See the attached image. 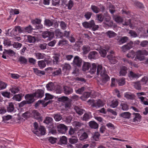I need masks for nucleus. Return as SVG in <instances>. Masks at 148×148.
<instances>
[{
  "instance_id": "nucleus-44",
  "label": "nucleus",
  "mask_w": 148,
  "mask_h": 148,
  "mask_svg": "<svg viewBox=\"0 0 148 148\" xmlns=\"http://www.w3.org/2000/svg\"><path fill=\"white\" fill-rule=\"evenodd\" d=\"M14 108L13 103L11 102L9 103V106L7 109L8 112H12L14 111Z\"/></svg>"
},
{
  "instance_id": "nucleus-50",
  "label": "nucleus",
  "mask_w": 148,
  "mask_h": 148,
  "mask_svg": "<svg viewBox=\"0 0 148 148\" xmlns=\"http://www.w3.org/2000/svg\"><path fill=\"white\" fill-rule=\"evenodd\" d=\"M91 8L92 11L96 13H98L100 11L99 9L95 5H92Z\"/></svg>"
},
{
  "instance_id": "nucleus-54",
  "label": "nucleus",
  "mask_w": 148,
  "mask_h": 148,
  "mask_svg": "<svg viewBox=\"0 0 148 148\" xmlns=\"http://www.w3.org/2000/svg\"><path fill=\"white\" fill-rule=\"evenodd\" d=\"M136 95L138 98L140 99V100H142L144 99V97L142 96L145 95L146 93L144 92H140L137 93Z\"/></svg>"
},
{
  "instance_id": "nucleus-46",
  "label": "nucleus",
  "mask_w": 148,
  "mask_h": 148,
  "mask_svg": "<svg viewBox=\"0 0 148 148\" xmlns=\"http://www.w3.org/2000/svg\"><path fill=\"white\" fill-rule=\"evenodd\" d=\"M128 38L127 36H124L122 37L120 40L118 42V44L119 45L125 43L127 42Z\"/></svg>"
},
{
  "instance_id": "nucleus-5",
  "label": "nucleus",
  "mask_w": 148,
  "mask_h": 148,
  "mask_svg": "<svg viewBox=\"0 0 148 148\" xmlns=\"http://www.w3.org/2000/svg\"><path fill=\"white\" fill-rule=\"evenodd\" d=\"M96 93L94 91H92L90 93L88 92H84L82 95L80 97L81 99L83 101H86L89 97L90 95L92 96V97H95L96 95Z\"/></svg>"
},
{
  "instance_id": "nucleus-28",
  "label": "nucleus",
  "mask_w": 148,
  "mask_h": 148,
  "mask_svg": "<svg viewBox=\"0 0 148 148\" xmlns=\"http://www.w3.org/2000/svg\"><path fill=\"white\" fill-rule=\"evenodd\" d=\"M121 117L125 119H129L131 116V113L129 112H124L120 114Z\"/></svg>"
},
{
  "instance_id": "nucleus-41",
  "label": "nucleus",
  "mask_w": 148,
  "mask_h": 148,
  "mask_svg": "<svg viewBox=\"0 0 148 148\" xmlns=\"http://www.w3.org/2000/svg\"><path fill=\"white\" fill-rule=\"evenodd\" d=\"M4 54L5 55L8 54L13 56L15 54L14 52L11 49L5 50L3 52Z\"/></svg>"
},
{
  "instance_id": "nucleus-57",
  "label": "nucleus",
  "mask_w": 148,
  "mask_h": 148,
  "mask_svg": "<svg viewBox=\"0 0 148 148\" xmlns=\"http://www.w3.org/2000/svg\"><path fill=\"white\" fill-rule=\"evenodd\" d=\"M148 81V78L147 77H144L143 78L141 81V84L142 85H145Z\"/></svg>"
},
{
  "instance_id": "nucleus-14",
  "label": "nucleus",
  "mask_w": 148,
  "mask_h": 148,
  "mask_svg": "<svg viewBox=\"0 0 148 148\" xmlns=\"http://www.w3.org/2000/svg\"><path fill=\"white\" fill-rule=\"evenodd\" d=\"M133 46V43L132 42H130L127 44L126 45H124L122 47V51L125 52L127 50H128L132 48Z\"/></svg>"
},
{
  "instance_id": "nucleus-16",
  "label": "nucleus",
  "mask_w": 148,
  "mask_h": 148,
  "mask_svg": "<svg viewBox=\"0 0 148 148\" xmlns=\"http://www.w3.org/2000/svg\"><path fill=\"white\" fill-rule=\"evenodd\" d=\"M118 105V100L116 99L111 101L108 104V106L113 108L116 107Z\"/></svg>"
},
{
  "instance_id": "nucleus-34",
  "label": "nucleus",
  "mask_w": 148,
  "mask_h": 148,
  "mask_svg": "<svg viewBox=\"0 0 148 148\" xmlns=\"http://www.w3.org/2000/svg\"><path fill=\"white\" fill-rule=\"evenodd\" d=\"M90 63L85 62L82 66V69L84 71L88 70L90 67Z\"/></svg>"
},
{
  "instance_id": "nucleus-62",
  "label": "nucleus",
  "mask_w": 148,
  "mask_h": 148,
  "mask_svg": "<svg viewBox=\"0 0 148 148\" xmlns=\"http://www.w3.org/2000/svg\"><path fill=\"white\" fill-rule=\"evenodd\" d=\"M55 33L56 36L58 38L61 37L62 36V33L60 32L59 29H56L55 31Z\"/></svg>"
},
{
  "instance_id": "nucleus-19",
  "label": "nucleus",
  "mask_w": 148,
  "mask_h": 148,
  "mask_svg": "<svg viewBox=\"0 0 148 148\" xmlns=\"http://www.w3.org/2000/svg\"><path fill=\"white\" fill-rule=\"evenodd\" d=\"M107 57L112 64H115L117 62V60L116 59L115 56L113 55H108Z\"/></svg>"
},
{
  "instance_id": "nucleus-26",
  "label": "nucleus",
  "mask_w": 148,
  "mask_h": 148,
  "mask_svg": "<svg viewBox=\"0 0 148 148\" xmlns=\"http://www.w3.org/2000/svg\"><path fill=\"white\" fill-rule=\"evenodd\" d=\"M140 75L138 74L134 73L132 71H130L129 74V76L131 79H136L140 77Z\"/></svg>"
},
{
  "instance_id": "nucleus-35",
  "label": "nucleus",
  "mask_w": 148,
  "mask_h": 148,
  "mask_svg": "<svg viewBox=\"0 0 148 148\" xmlns=\"http://www.w3.org/2000/svg\"><path fill=\"white\" fill-rule=\"evenodd\" d=\"M50 102V101H48L45 102V104H44V102L43 101L39 100L38 101L37 103H36L35 105V106L36 107H37L39 106L40 104H42V105H44V106L45 107Z\"/></svg>"
},
{
  "instance_id": "nucleus-31",
  "label": "nucleus",
  "mask_w": 148,
  "mask_h": 148,
  "mask_svg": "<svg viewBox=\"0 0 148 148\" xmlns=\"http://www.w3.org/2000/svg\"><path fill=\"white\" fill-rule=\"evenodd\" d=\"M127 68L125 66L122 67L120 71V76H125L127 73Z\"/></svg>"
},
{
  "instance_id": "nucleus-48",
  "label": "nucleus",
  "mask_w": 148,
  "mask_h": 148,
  "mask_svg": "<svg viewBox=\"0 0 148 148\" xmlns=\"http://www.w3.org/2000/svg\"><path fill=\"white\" fill-rule=\"evenodd\" d=\"M114 19L116 22L118 23H122L123 20V18L121 17L116 16H114Z\"/></svg>"
},
{
  "instance_id": "nucleus-23",
  "label": "nucleus",
  "mask_w": 148,
  "mask_h": 148,
  "mask_svg": "<svg viewBox=\"0 0 148 148\" xmlns=\"http://www.w3.org/2000/svg\"><path fill=\"white\" fill-rule=\"evenodd\" d=\"M31 116L34 118L38 119L40 117V114L36 110H33L31 113Z\"/></svg>"
},
{
  "instance_id": "nucleus-45",
  "label": "nucleus",
  "mask_w": 148,
  "mask_h": 148,
  "mask_svg": "<svg viewBox=\"0 0 148 148\" xmlns=\"http://www.w3.org/2000/svg\"><path fill=\"white\" fill-rule=\"evenodd\" d=\"M67 138L65 136H63L60 138V142L63 144H66L67 142Z\"/></svg>"
},
{
  "instance_id": "nucleus-56",
  "label": "nucleus",
  "mask_w": 148,
  "mask_h": 148,
  "mask_svg": "<svg viewBox=\"0 0 148 148\" xmlns=\"http://www.w3.org/2000/svg\"><path fill=\"white\" fill-rule=\"evenodd\" d=\"M10 15H15L18 14L19 13V11L18 9H11L10 11Z\"/></svg>"
},
{
  "instance_id": "nucleus-24",
  "label": "nucleus",
  "mask_w": 148,
  "mask_h": 148,
  "mask_svg": "<svg viewBox=\"0 0 148 148\" xmlns=\"http://www.w3.org/2000/svg\"><path fill=\"white\" fill-rule=\"evenodd\" d=\"M120 108L123 111L127 110L129 109V106L125 102L121 103L120 105Z\"/></svg>"
},
{
  "instance_id": "nucleus-55",
  "label": "nucleus",
  "mask_w": 148,
  "mask_h": 148,
  "mask_svg": "<svg viewBox=\"0 0 148 148\" xmlns=\"http://www.w3.org/2000/svg\"><path fill=\"white\" fill-rule=\"evenodd\" d=\"M124 96L127 99H132L134 97V96L129 92L125 93Z\"/></svg>"
},
{
  "instance_id": "nucleus-37",
  "label": "nucleus",
  "mask_w": 148,
  "mask_h": 148,
  "mask_svg": "<svg viewBox=\"0 0 148 148\" xmlns=\"http://www.w3.org/2000/svg\"><path fill=\"white\" fill-rule=\"evenodd\" d=\"M38 66L40 69H43L46 66L45 62L43 60L39 61L38 62Z\"/></svg>"
},
{
  "instance_id": "nucleus-17",
  "label": "nucleus",
  "mask_w": 148,
  "mask_h": 148,
  "mask_svg": "<svg viewBox=\"0 0 148 148\" xmlns=\"http://www.w3.org/2000/svg\"><path fill=\"white\" fill-rule=\"evenodd\" d=\"M97 52L95 51L90 52L88 56V58L90 59H96L98 58Z\"/></svg>"
},
{
  "instance_id": "nucleus-53",
  "label": "nucleus",
  "mask_w": 148,
  "mask_h": 148,
  "mask_svg": "<svg viewBox=\"0 0 148 148\" xmlns=\"http://www.w3.org/2000/svg\"><path fill=\"white\" fill-rule=\"evenodd\" d=\"M97 68L96 65L95 63L92 64L91 68L90 70V72L91 73H94L96 71Z\"/></svg>"
},
{
  "instance_id": "nucleus-12",
  "label": "nucleus",
  "mask_w": 148,
  "mask_h": 148,
  "mask_svg": "<svg viewBox=\"0 0 148 148\" xmlns=\"http://www.w3.org/2000/svg\"><path fill=\"white\" fill-rule=\"evenodd\" d=\"M82 62V60L78 56H75L73 60V63L74 64L78 66H81Z\"/></svg>"
},
{
  "instance_id": "nucleus-61",
  "label": "nucleus",
  "mask_w": 148,
  "mask_h": 148,
  "mask_svg": "<svg viewBox=\"0 0 148 148\" xmlns=\"http://www.w3.org/2000/svg\"><path fill=\"white\" fill-rule=\"evenodd\" d=\"M22 45L21 44L18 42H14L13 44V47L18 49H19L22 46Z\"/></svg>"
},
{
  "instance_id": "nucleus-32",
  "label": "nucleus",
  "mask_w": 148,
  "mask_h": 148,
  "mask_svg": "<svg viewBox=\"0 0 148 148\" xmlns=\"http://www.w3.org/2000/svg\"><path fill=\"white\" fill-rule=\"evenodd\" d=\"M92 118L90 113H85L83 115L82 119L84 121H88Z\"/></svg>"
},
{
  "instance_id": "nucleus-3",
  "label": "nucleus",
  "mask_w": 148,
  "mask_h": 148,
  "mask_svg": "<svg viewBox=\"0 0 148 148\" xmlns=\"http://www.w3.org/2000/svg\"><path fill=\"white\" fill-rule=\"evenodd\" d=\"M147 55L148 52H147L145 50H138L136 52V56L134 60L137 61V60H138L140 61H143L145 59V57L144 56Z\"/></svg>"
},
{
  "instance_id": "nucleus-51",
  "label": "nucleus",
  "mask_w": 148,
  "mask_h": 148,
  "mask_svg": "<svg viewBox=\"0 0 148 148\" xmlns=\"http://www.w3.org/2000/svg\"><path fill=\"white\" fill-rule=\"evenodd\" d=\"M69 99L68 97L65 96H62L58 98V100L60 102H64Z\"/></svg>"
},
{
  "instance_id": "nucleus-58",
  "label": "nucleus",
  "mask_w": 148,
  "mask_h": 148,
  "mask_svg": "<svg viewBox=\"0 0 148 148\" xmlns=\"http://www.w3.org/2000/svg\"><path fill=\"white\" fill-rule=\"evenodd\" d=\"M141 84L139 82H137L133 83V85L136 89L140 90L141 89Z\"/></svg>"
},
{
  "instance_id": "nucleus-40",
  "label": "nucleus",
  "mask_w": 148,
  "mask_h": 148,
  "mask_svg": "<svg viewBox=\"0 0 148 148\" xmlns=\"http://www.w3.org/2000/svg\"><path fill=\"white\" fill-rule=\"evenodd\" d=\"M135 52L132 50L127 55V57L131 59L134 58L135 56Z\"/></svg>"
},
{
  "instance_id": "nucleus-6",
  "label": "nucleus",
  "mask_w": 148,
  "mask_h": 148,
  "mask_svg": "<svg viewBox=\"0 0 148 148\" xmlns=\"http://www.w3.org/2000/svg\"><path fill=\"white\" fill-rule=\"evenodd\" d=\"M110 47L108 46L101 47L99 50V53L102 57H105L107 54V51H108Z\"/></svg>"
},
{
  "instance_id": "nucleus-27",
  "label": "nucleus",
  "mask_w": 148,
  "mask_h": 148,
  "mask_svg": "<svg viewBox=\"0 0 148 148\" xmlns=\"http://www.w3.org/2000/svg\"><path fill=\"white\" fill-rule=\"evenodd\" d=\"M78 139L77 137L73 136L69 139V142L71 144H73L77 142Z\"/></svg>"
},
{
  "instance_id": "nucleus-49",
  "label": "nucleus",
  "mask_w": 148,
  "mask_h": 148,
  "mask_svg": "<svg viewBox=\"0 0 148 148\" xmlns=\"http://www.w3.org/2000/svg\"><path fill=\"white\" fill-rule=\"evenodd\" d=\"M82 49L84 54L87 53L90 50V47L88 46H83Z\"/></svg>"
},
{
  "instance_id": "nucleus-64",
  "label": "nucleus",
  "mask_w": 148,
  "mask_h": 148,
  "mask_svg": "<svg viewBox=\"0 0 148 148\" xmlns=\"http://www.w3.org/2000/svg\"><path fill=\"white\" fill-rule=\"evenodd\" d=\"M125 83V78H122L119 79L118 81V84L119 86H123Z\"/></svg>"
},
{
  "instance_id": "nucleus-38",
  "label": "nucleus",
  "mask_w": 148,
  "mask_h": 148,
  "mask_svg": "<svg viewBox=\"0 0 148 148\" xmlns=\"http://www.w3.org/2000/svg\"><path fill=\"white\" fill-rule=\"evenodd\" d=\"M33 29L30 25L27 27H24L23 30L24 31V33L27 32L28 33H31Z\"/></svg>"
},
{
  "instance_id": "nucleus-42",
  "label": "nucleus",
  "mask_w": 148,
  "mask_h": 148,
  "mask_svg": "<svg viewBox=\"0 0 148 148\" xmlns=\"http://www.w3.org/2000/svg\"><path fill=\"white\" fill-rule=\"evenodd\" d=\"M100 135L99 132L94 133L93 135L92 138L95 141H98Z\"/></svg>"
},
{
  "instance_id": "nucleus-7",
  "label": "nucleus",
  "mask_w": 148,
  "mask_h": 148,
  "mask_svg": "<svg viewBox=\"0 0 148 148\" xmlns=\"http://www.w3.org/2000/svg\"><path fill=\"white\" fill-rule=\"evenodd\" d=\"M54 35V34L53 32H45L42 33V36L44 38L48 37L47 40H50L53 37Z\"/></svg>"
},
{
  "instance_id": "nucleus-10",
  "label": "nucleus",
  "mask_w": 148,
  "mask_h": 148,
  "mask_svg": "<svg viewBox=\"0 0 148 148\" xmlns=\"http://www.w3.org/2000/svg\"><path fill=\"white\" fill-rule=\"evenodd\" d=\"M35 97L34 94H27L25 96V98L27 103H33L34 101V99Z\"/></svg>"
},
{
  "instance_id": "nucleus-47",
  "label": "nucleus",
  "mask_w": 148,
  "mask_h": 148,
  "mask_svg": "<svg viewBox=\"0 0 148 148\" xmlns=\"http://www.w3.org/2000/svg\"><path fill=\"white\" fill-rule=\"evenodd\" d=\"M27 40L30 43H34L36 40V39L35 37L32 36H27Z\"/></svg>"
},
{
  "instance_id": "nucleus-21",
  "label": "nucleus",
  "mask_w": 148,
  "mask_h": 148,
  "mask_svg": "<svg viewBox=\"0 0 148 148\" xmlns=\"http://www.w3.org/2000/svg\"><path fill=\"white\" fill-rule=\"evenodd\" d=\"M111 17L109 15L107 14L106 16L105 19L106 21L105 23L109 26H112L113 25V22L112 21H109Z\"/></svg>"
},
{
  "instance_id": "nucleus-52",
  "label": "nucleus",
  "mask_w": 148,
  "mask_h": 148,
  "mask_svg": "<svg viewBox=\"0 0 148 148\" xmlns=\"http://www.w3.org/2000/svg\"><path fill=\"white\" fill-rule=\"evenodd\" d=\"M72 124L73 126L77 127H80L83 125V123L77 121H75L73 122Z\"/></svg>"
},
{
  "instance_id": "nucleus-33",
  "label": "nucleus",
  "mask_w": 148,
  "mask_h": 148,
  "mask_svg": "<svg viewBox=\"0 0 148 148\" xmlns=\"http://www.w3.org/2000/svg\"><path fill=\"white\" fill-rule=\"evenodd\" d=\"M23 29L24 27H21L20 26H16L14 29L12 30V32L14 30L15 31L18 32L19 33H24Z\"/></svg>"
},
{
  "instance_id": "nucleus-4",
  "label": "nucleus",
  "mask_w": 148,
  "mask_h": 148,
  "mask_svg": "<svg viewBox=\"0 0 148 148\" xmlns=\"http://www.w3.org/2000/svg\"><path fill=\"white\" fill-rule=\"evenodd\" d=\"M87 102L92 107L97 108L102 106L105 103V102L102 101L100 99L96 101L90 99Z\"/></svg>"
},
{
  "instance_id": "nucleus-25",
  "label": "nucleus",
  "mask_w": 148,
  "mask_h": 148,
  "mask_svg": "<svg viewBox=\"0 0 148 148\" xmlns=\"http://www.w3.org/2000/svg\"><path fill=\"white\" fill-rule=\"evenodd\" d=\"M74 109L77 113L79 115L82 114L84 112V110L81 109L77 106H75L74 107Z\"/></svg>"
},
{
  "instance_id": "nucleus-18",
  "label": "nucleus",
  "mask_w": 148,
  "mask_h": 148,
  "mask_svg": "<svg viewBox=\"0 0 148 148\" xmlns=\"http://www.w3.org/2000/svg\"><path fill=\"white\" fill-rule=\"evenodd\" d=\"M71 69V66L69 64H65L62 68V70L67 75Z\"/></svg>"
},
{
  "instance_id": "nucleus-11",
  "label": "nucleus",
  "mask_w": 148,
  "mask_h": 148,
  "mask_svg": "<svg viewBox=\"0 0 148 148\" xmlns=\"http://www.w3.org/2000/svg\"><path fill=\"white\" fill-rule=\"evenodd\" d=\"M134 118L133 121L135 123L140 122L141 120L142 116L141 115L138 113H134L133 114Z\"/></svg>"
},
{
  "instance_id": "nucleus-30",
  "label": "nucleus",
  "mask_w": 148,
  "mask_h": 148,
  "mask_svg": "<svg viewBox=\"0 0 148 148\" xmlns=\"http://www.w3.org/2000/svg\"><path fill=\"white\" fill-rule=\"evenodd\" d=\"M90 127L93 129H96L98 128V125L97 123L94 121H91L89 122Z\"/></svg>"
},
{
  "instance_id": "nucleus-8",
  "label": "nucleus",
  "mask_w": 148,
  "mask_h": 148,
  "mask_svg": "<svg viewBox=\"0 0 148 148\" xmlns=\"http://www.w3.org/2000/svg\"><path fill=\"white\" fill-rule=\"evenodd\" d=\"M32 23L34 25L37 24L38 25H36L35 29H41L42 27V25L40 24L41 22V20L39 19L36 18L34 20H32Z\"/></svg>"
},
{
  "instance_id": "nucleus-29",
  "label": "nucleus",
  "mask_w": 148,
  "mask_h": 148,
  "mask_svg": "<svg viewBox=\"0 0 148 148\" xmlns=\"http://www.w3.org/2000/svg\"><path fill=\"white\" fill-rule=\"evenodd\" d=\"M106 36L109 38L114 37L116 36V34L114 32L111 31H109L106 33Z\"/></svg>"
},
{
  "instance_id": "nucleus-39",
  "label": "nucleus",
  "mask_w": 148,
  "mask_h": 148,
  "mask_svg": "<svg viewBox=\"0 0 148 148\" xmlns=\"http://www.w3.org/2000/svg\"><path fill=\"white\" fill-rule=\"evenodd\" d=\"M34 55L36 58L38 60L43 59L44 57V54L40 53H36Z\"/></svg>"
},
{
  "instance_id": "nucleus-22",
  "label": "nucleus",
  "mask_w": 148,
  "mask_h": 148,
  "mask_svg": "<svg viewBox=\"0 0 148 148\" xmlns=\"http://www.w3.org/2000/svg\"><path fill=\"white\" fill-rule=\"evenodd\" d=\"M73 89L69 87L66 86L64 88V92L65 94L69 95L73 92Z\"/></svg>"
},
{
  "instance_id": "nucleus-63",
  "label": "nucleus",
  "mask_w": 148,
  "mask_h": 148,
  "mask_svg": "<svg viewBox=\"0 0 148 148\" xmlns=\"http://www.w3.org/2000/svg\"><path fill=\"white\" fill-rule=\"evenodd\" d=\"M53 120V119L52 118L48 117L46 118L45 120L44 121V122L47 124H48L51 123Z\"/></svg>"
},
{
  "instance_id": "nucleus-9",
  "label": "nucleus",
  "mask_w": 148,
  "mask_h": 148,
  "mask_svg": "<svg viewBox=\"0 0 148 148\" xmlns=\"http://www.w3.org/2000/svg\"><path fill=\"white\" fill-rule=\"evenodd\" d=\"M58 131L61 134H64L67 130V126L63 124H60L57 125Z\"/></svg>"
},
{
  "instance_id": "nucleus-36",
  "label": "nucleus",
  "mask_w": 148,
  "mask_h": 148,
  "mask_svg": "<svg viewBox=\"0 0 148 148\" xmlns=\"http://www.w3.org/2000/svg\"><path fill=\"white\" fill-rule=\"evenodd\" d=\"M34 72L37 75L39 76H41L42 75L45 74V72L43 71L39 70L36 68H34Z\"/></svg>"
},
{
  "instance_id": "nucleus-60",
  "label": "nucleus",
  "mask_w": 148,
  "mask_h": 148,
  "mask_svg": "<svg viewBox=\"0 0 148 148\" xmlns=\"http://www.w3.org/2000/svg\"><path fill=\"white\" fill-rule=\"evenodd\" d=\"M10 90L11 92L13 94L18 93L19 91L18 88L16 87H12V88L10 89Z\"/></svg>"
},
{
  "instance_id": "nucleus-43",
  "label": "nucleus",
  "mask_w": 148,
  "mask_h": 148,
  "mask_svg": "<svg viewBox=\"0 0 148 148\" xmlns=\"http://www.w3.org/2000/svg\"><path fill=\"white\" fill-rule=\"evenodd\" d=\"M53 23V21L52 20L46 19L45 21V25L46 26L48 27H50L52 26Z\"/></svg>"
},
{
  "instance_id": "nucleus-59",
  "label": "nucleus",
  "mask_w": 148,
  "mask_h": 148,
  "mask_svg": "<svg viewBox=\"0 0 148 148\" xmlns=\"http://www.w3.org/2000/svg\"><path fill=\"white\" fill-rule=\"evenodd\" d=\"M54 117L55 121H60L62 118V116L60 114H55Z\"/></svg>"
},
{
  "instance_id": "nucleus-1",
  "label": "nucleus",
  "mask_w": 148,
  "mask_h": 148,
  "mask_svg": "<svg viewBox=\"0 0 148 148\" xmlns=\"http://www.w3.org/2000/svg\"><path fill=\"white\" fill-rule=\"evenodd\" d=\"M97 74L98 75H100L101 77L102 81L103 83H105L110 80V78L107 74L105 68L102 67L100 65H98L97 66Z\"/></svg>"
},
{
  "instance_id": "nucleus-2",
  "label": "nucleus",
  "mask_w": 148,
  "mask_h": 148,
  "mask_svg": "<svg viewBox=\"0 0 148 148\" xmlns=\"http://www.w3.org/2000/svg\"><path fill=\"white\" fill-rule=\"evenodd\" d=\"M140 23L139 22H138V23L137 22L135 21V22H133V23L132 24L131 23L130 20H129L128 22H125L123 25H129L130 28L132 29L135 28V27H137V29L138 30V33H140V32L143 33L145 31V29L142 27L140 28L138 26Z\"/></svg>"
},
{
  "instance_id": "nucleus-15",
  "label": "nucleus",
  "mask_w": 148,
  "mask_h": 148,
  "mask_svg": "<svg viewBox=\"0 0 148 148\" xmlns=\"http://www.w3.org/2000/svg\"><path fill=\"white\" fill-rule=\"evenodd\" d=\"M33 94L36 97L41 98L44 95V91L41 89H39Z\"/></svg>"
},
{
  "instance_id": "nucleus-13",
  "label": "nucleus",
  "mask_w": 148,
  "mask_h": 148,
  "mask_svg": "<svg viewBox=\"0 0 148 148\" xmlns=\"http://www.w3.org/2000/svg\"><path fill=\"white\" fill-rule=\"evenodd\" d=\"M94 24V21L93 20H91L89 22H84L82 23L83 26L87 28H89L91 29Z\"/></svg>"
},
{
  "instance_id": "nucleus-20",
  "label": "nucleus",
  "mask_w": 148,
  "mask_h": 148,
  "mask_svg": "<svg viewBox=\"0 0 148 148\" xmlns=\"http://www.w3.org/2000/svg\"><path fill=\"white\" fill-rule=\"evenodd\" d=\"M46 87L47 90L51 91L55 89V84L52 82H50L46 85Z\"/></svg>"
}]
</instances>
